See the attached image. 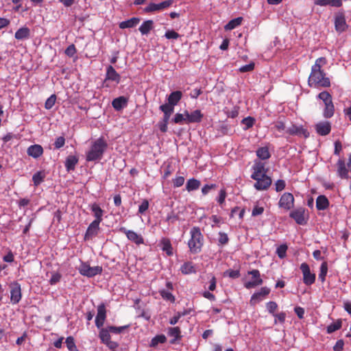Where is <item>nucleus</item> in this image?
<instances>
[{"label":"nucleus","instance_id":"1","mask_svg":"<svg viewBox=\"0 0 351 351\" xmlns=\"http://www.w3.org/2000/svg\"><path fill=\"white\" fill-rule=\"evenodd\" d=\"M326 64L327 60L324 57H320L315 60L308 80L309 86L327 88L330 86V79L322 69Z\"/></svg>","mask_w":351,"mask_h":351},{"label":"nucleus","instance_id":"2","mask_svg":"<svg viewBox=\"0 0 351 351\" xmlns=\"http://www.w3.org/2000/svg\"><path fill=\"white\" fill-rule=\"evenodd\" d=\"M252 173L251 178L256 180L254 187L257 191L267 190L271 185L272 180L267 175V169L265 163L262 162H255L252 166Z\"/></svg>","mask_w":351,"mask_h":351},{"label":"nucleus","instance_id":"3","mask_svg":"<svg viewBox=\"0 0 351 351\" xmlns=\"http://www.w3.org/2000/svg\"><path fill=\"white\" fill-rule=\"evenodd\" d=\"M108 148V143L104 137H99L92 142L89 150L86 153V160L93 162L99 160Z\"/></svg>","mask_w":351,"mask_h":351},{"label":"nucleus","instance_id":"4","mask_svg":"<svg viewBox=\"0 0 351 351\" xmlns=\"http://www.w3.org/2000/svg\"><path fill=\"white\" fill-rule=\"evenodd\" d=\"M191 238L188 241V246L192 254H197L201 252L204 244V236L200 228L197 226L193 227L190 230Z\"/></svg>","mask_w":351,"mask_h":351},{"label":"nucleus","instance_id":"5","mask_svg":"<svg viewBox=\"0 0 351 351\" xmlns=\"http://www.w3.org/2000/svg\"><path fill=\"white\" fill-rule=\"evenodd\" d=\"M77 270L81 275L88 278H92L98 274H101L103 271L102 267H90L88 263L83 261H81L80 266L77 267Z\"/></svg>","mask_w":351,"mask_h":351},{"label":"nucleus","instance_id":"6","mask_svg":"<svg viewBox=\"0 0 351 351\" xmlns=\"http://www.w3.org/2000/svg\"><path fill=\"white\" fill-rule=\"evenodd\" d=\"M289 217L298 225H305L308 219V214L304 207L297 208L289 213Z\"/></svg>","mask_w":351,"mask_h":351},{"label":"nucleus","instance_id":"7","mask_svg":"<svg viewBox=\"0 0 351 351\" xmlns=\"http://www.w3.org/2000/svg\"><path fill=\"white\" fill-rule=\"evenodd\" d=\"M99 329V337L102 343L105 344L110 350H114L119 346L118 343L111 341L110 332L107 327Z\"/></svg>","mask_w":351,"mask_h":351},{"label":"nucleus","instance_id":"8","mask_svg":"<svg viewBox=\"0 0 351 351\" xmlns=\"http://www.w3.org/2000/svg\"><path fill=\"white\" fill-rule=\"evenodd\" d=\"M248 274L252 275V280L250 281L246 282L244 284V287L246 289H250L252 288H254L263 284V281L261 277L260 271L258 269H253L252 271H249Z\"/></svg>","mask_w":351,"mask_h":351},{"label":"nucleus","instance_id":"9","mask_svg":"<svg viewBox=\"0 0 351 351\" xmlns=\"http://www.w3.org/2000/svg\"><path fill=\"white\" fill-rule=\"evenodd\" d=\"M300 269L303 274V282L306 285H311L315 281V274L311 272L308 265L303 263L300 265Z\"/></svg>","mask_w":351,"mask_h":351},{"label":"nucleus","instance_id":"10","mask_svg":"<svg viewBox=\"0 0 351 351\" xmlns=\"http://www.w3.org/2000/svg\"><path fill=\"white\" fill-rule=\"evenodd\" d=\"M294 197L291 193H285L280 198L278 206L286 210L291 209L294 206Z\"/></svg>","mask_w":351,"mask_h":351},{"label":"nucleus","instance_id":"11","mask_svg":"<svg viewBox=\"0 0 351 351\" xmlns=\"http://www.w3.org/2000/svg\"><path fill=\"white\" fill-rule=\"evenodd\" d=\"M10 302L12 304H16L22 298L21 285L14 282L10 285Z\"/></svg>","mask_w":351,"mask_h":351},{"label":"nucleus","instance_id":"12","mask_svg":"<svg viewBox=\"0 0 351 351\" xmlns=\"http://www.w3.org/2000/svg\"><path fill=\"white\" fill-rule=\"evenodd\" d=\"M106 319V308L104 303L100 304L97 306V313L95 317V325L98 328H101Z\"/></svg>","mask_w":351,"mask_h":351},{"label":"nucleus","instance_id":"13","mask_svg":"<svg viewBox=\"0 0 351 351\" xmlns=\"http://www.w3.org/2000/svg\"><path fill=\"white\" fill-rule=\"evenodd\" d=\"M172 3V0L165 1L160 3H151L144 9V11L147 13H149L162 10L170 7Z\"/></svg>","mask_w":351,"mask_h":351},{"label":"nucleus","instance_id":"14","mask_svg":"<svg viewBox=\"0 0 351 351\" xmlns=\"http://www.w3.org/2000/svg\"><path fill=\"white\" fill-rule=\"evenodd\" d=\"M120 231L125 234L127 238L131 241L134 242L136 245H141L144 243V239L141 234H138L136 232L132 230H128L125 228H121Z\"/></svg>","mask_w":351,"mask_h":351},{"label":"nucleus","instance_id":"15","mask_svg":"<svg viewBox=\"0 0 351 351\" xmlns=\"http://www.w3.org/2000/svg\"><path fill=\"white\" fill-rule=\"evenodd\" d=\"M286 132L289 135H295L298 136H303L305 138L309 136V132L302 125H292L289 128Z\"/></svg>","mask_w":351,"mask_h":351},{"label":"nucleus","instance_id":"16","mask_svg":"<svg viewBox=\"0 0 351 351\" xmlns=\"http://www.w3.org/2000/svg\"><path fill=\"white\" fill-rule=\"evenodd\" d=\"M185 116L186 117V124L192 123H199L202 121L204 114L200 110H195L189 113L185 110Z\"/></svg>","mask_w":351,"mask_h":351},{"label":"nucleus","instance_id":"17","mask_svg":"<svg viewBox=\"0 0 351 351\" xmlns=\"http://www.w3.org/2000/svg\"><path fill=\"white\" fill-rule=\"evenodd\" d=\"M269 293H270L269 288H268L267 287H262L259 291L254 293L252 295L250 302V304L252 306H254L256 303H258V302H260L262 300L261 297L267 296L269 294Z\"/></svg>","mask_w":351,"mask_h":351},{"label":"nucleus","instance_id":"18","mask_svg":"<svg viewBox=\"0 0 351 351\" xmlns=\"http://www.w3.org/2000/svg\"><path fill=\"white\" fill-rule=\"evenodd\" d=\"M107 80L115 82L117 84H119L121 80L120 75L116 71L112 65H108L106 67L105 81Z\"/></svg>","mask_w":351,"mask_h":351},{"label":"nucleus","instance_id":"19","mask_svg":"<svg viewBox=\"0 0 351 351\" xmlns=\"http://www.w3.org/2000/svg\"><path fill=\"white\" fill-rule=\"evenodd\" d=\"M315 130L318 134L326 136L330 132L331 125L328 121L319 122L315 125Z\"/></svg>","mask_w":351,"mask_h":351},{"label":"nucleus","instance_id":"20","mask_svg":"<svg viewBox=\"0 0 351 351\" xmlns=\"http://www.w3.org/2000/svg\"><path fill=\"white\" fill-rule=\"evenodd\" d=\"M27 154L34 158H38L43 154V148L38 144L32 145L27 148Z\"/></svg>","mask_w":351,"mask_h":351},{"label":"nucleus","instance_id":"21","mask_svg":"<svg viewBox=\"0 0 351 351\" xmlns=\"http://www.w3.org/2000/svg\"><path fill=\"white\" fill-rule=\"evenodd\" d=\"M99 222L95 221H93L92 223H90L85 233L84 239L86 240L89 239L93 236H96L97 234L98 230L99 229Z\"/></svg>","mask_w":351,"mask_h":351},{"label":"nucleus","instance_id":"22","mask_svg":"<svg viewBox=\"0 0 351 351\" xmlns=\"http://www.w3.org/2000/svg\"><path fill=\"white\" fill-rule=\"evenodd\" d=\"M335 29L339 32H343L346 29L348 26L343 15L341 14L335 17Z\"/></svg>","mask_w":351,"mask_h":351},{"label":"nucleus","instance_id":"23","mask_svg":"<svg viewBox=\"0 0 351 351\" xmlns=\"http://www.w3.org/2000/svg\"><path fill=\"white\" fill-rule=\"evenodd\" d=\"M182 97V93L180 90H176L169 94L167 97V103L173 106H176Z\"/></svg>","mask_w":351,"mask_h":351},{"label":"nucleus","instance_id":"24","mask_svg":"<svg viewBox=\"0 0 351 351\" xmlns=\"http://www.w3.org/2000/svg\"><path fill=\"white\" fill-rule=\"evenodd\" d=\"M329 204V201L325 195H319L316 199V208L318 210L327 209Z\"/></svg>","mask_w":351,"mask_h":351},{"label":"nucleus","instance_id":"25","mask_svg":"<svg viewBox=\"0 0 351 351\" xmlns=\"http://www.w3.org/2000/svg\"><path fill=\"white\" fill-rule=\"evenodd\" d=\"M180 271L184 275H189L191 274H195L197 270L195 265L192 262L187 261L182 265L180 267Z\"/></svg>","mask_w":351,"mask_h":351},{"label":"nucleus","instance_id":"26","mask_svg":"<svg viewBox=\"0 0 351 351\" xmlns=\"http://www.w3.org/2000/svg\"><path fill=\"white\" fill-rule=\"evenodd\" d=\"M128 99L123 96L119 97L113 99L112 102V107L116 110H121L127 106Z\"/></svg>","mask_w":351,"mask_h":351},{"label":"nucleus","instance_id":"27","mask_svg":"<svg viewBox=\"0 0 351 351\" xmlns=\"http://www.w3.org/2000/svg\"><path fill=\"white\" fill-rule=\"evenodd\" d=\"M337 173L343 179L348 178V170L346 167V164L343 160L339 159L337 163Z\"/></svg>","mask_w":351,"mask_h":351},{"label":"nucleus","instance_id":"28","mask_svg":"<svg viewBox=\"0 0 351 351\" xmlns=\"http://www.w3.org/2000/svg\"><path fill=\"white\" fill-rule=\"evenodd\" d=\"M140 21V18L132 17L127 21L121 22L119 26L121 29L134 27L139 23Z\"/></svg>","mask_w":351,"mask_h":351},{"label":"nucleus","instance_id":"29","mask_svg":"<svg viewBox=\"0 0 351 351\" xmlns=\"http://www.w3.org/2000/svg\"><path fill=\"white\" fill-rule=\"evenodd\" d=\"M154 29V21L152 20L145 21L139 27L138 30L142 35L148 34Z\"/></svg>","mask_w":351,"mask_h":351},{"label":"nucleus","instance_id":"30","mask_svg":"<svg viewBox=\"0 0 351 351\" xmlns=\"http://www.w3.org/2000/svg\"><path fill=\"white\" fill-rule=\"evenodd\" d=\"M30 36V30L27 27L19 28L14 34V37L17 40L27 39Z\"/></svg>","mask_w":351,"mask_h":351},{"label":"nucleus","instance_id":"31","mask_svg":"<svg viewBox=\"0 0 351 351\" xmlns=\"http://www.w3.org/2000/svg\"><path fill=\"white\" fill-rule=\"evenodd\" d=\"M168 335L174 338L170 341V343L171 344H174L177 340H180L182 338L180 328L178 326L169 328Z\"/></svg>","mask_w":351,"mask_h":351},{"label":"nucleus","instance_id":"32","mask_svg":"<svg viewBox=\"0 0 351 351\" xmlns=\"http://www.w3.org/2000/svg\"><path fill=\"white\" fill-rule=\"evenodd\" d=\"M315 3L321 6L330 5L339 8L342 5V0H315Z\"/></svg>","mask_w":351,"mask_h":351},{"label":"nucleus","instance_id":"33","mask_svg":"<svg viewBox=\"0 0 351 351\" xmlns=\"http://www.w3.org/2000/svg\"><path fill=\"white\" fill-rule=\"evenodd\" d=\"M78 162V158L75 156H69L64 162L65 168L67 171H73Z\"/></svg>","mask_w":351,"mask_h":351},{"label":"nucleus","instance_id":"34","mask_svg":"<svg viewBox=\"0 0 351 351\" xmlns=\"http://www.w3.org/2000/svg\"><path fill=\"white\" fill-rule=\"evenodd\" d=\"M90 208H91L92 212L94 214V217H95V219L94 221L101 223V221L103 219L102 216L104 214V210L96 203L93 204L91 205Z\"/></svg>","mask_w":351,"mask_h":351},{"label":"nucleus","instance_id":"35","mask_svg":"<svg viewBox=\"0 0 351 351\" xmlns=\"http://www.w3.org/2000/svg\"><path fill=\"white\" fill-rule=\"evenodd\" d=\"M243 19L241 16L233 19L230 20L225 26L224 29L225 30H232L238 26L241 25L242 23Z\"/></svg>","mask_w":351,"mask_h":351},{"label":"nucleus","instance_id":"36","mask_svg":"<svg viewBox=\"0 0 351 351\" xmlns=\"http://www.w3.org/2000/svg\"><path fill=\"white\" fill-rule=\"evenodd\" d=\"M162 244V250L166 252L168 256H171L173 254V248L171 246V241L167 238H163L161 240Z\"/></svg>","mask_w":351,"mask_h":351},{"label":"nucleus","instance_id":"37","mask_svg":"<svg viewBox=\"0 0 351 351\" xmlns=\"http://www.w3.org/2000/svg\"><path fill=\"white\" fill-rule=\"evenodd\" d=\"M200 182L195 178L189 179L186 184V189L190 192L192 191L197 190L200 186Z\"/></svg>","mask_w":351,"mask_h":351},{"label":"nucleus","instance_id":"38","mask_svg":"<svg viewBox=\"0 0 351 351\" xmlns=\"http://www.w3.org/2000/svg\"><path fill=\"white\" fill-rule=\"evenodd\" d=\"M256 156L261 160L269 159L271 156L269 149L267 147H259L256 150Z\"/></svg>","mask_w":351,"mask_h":351},{"label":"nucleus","instance_id":"39","mask_svg":"<svg viewBox=\"0 0 351 351\" xmlns=\"http://www.w3.org/2000/svg\"><path fill=\"white\" fill-rule=\"evenodd\" d=\"M166 341L167 338L165 335H158L152 339L149 346L155 348L158 345V343H164Z\"/></svg>","mask_w":351,"mask_h":351},{"label":"nucleus","instance_id":"40","mask_svg":"<svg viewBox=\"0 0 351 351\" xmlns=\"http://www.w3.org/2000/svg\"><path fill=\"white\" fill-rule=\"evenodd\" d=\"M335 112V106L333 103L328 104L326 106H325L324 112H323V116L325 118H330L334 115Z\"/></svg>","mask_w":351,"mask_h":351},{"label":"nucleus","instance_id":"41","mask_svg":"<svg viewBox=\"0 0 351 351\" xmlns=\"http://www.w3.org/2000/svg\"><path fill=\"white\" fill-rule=\"evenodd\" d=\"M318 98L323 101L324 106H326L328 104L332 103V96L327 91L321 92L318 95Z\"/></svg>","mask_w":351,"mask_h":351},{"label":"nucleus","instance_id":"42","mask_svg":"<svg viewBox=\"0 0 351 351\" xmlns=\"http://www.w3.org/2000/svg\"><path fill=\"white\" fill-rule=\"evenodd\" d=\"M159 293H160V295H161V297L167 300V301H170L171 302H174L176 299H175V297L174 295L170 292V291H167V290H165V289H162L160 291H159Z\"/></svg>","mask_w":351,"mask_h":351},{"label":"nucleus","instance_id":"43","mask_svg":"<svg viewBox=\"0 0 351 351\" xmlns=\"http://www.w3.org/2000/svg\"><path fill=\"white\" fill-rule=\"evenodd\" d=\"M328 272V264L326 261L323 262L320 266V272L319 274V279L324 282Z\"/></svg>","mask_w":351,"mask_h":351},{"label":"nucleus","instance_id":"44","mask_svg":"<svg viewBox=\"0 0 351 351\" xmlns=\"http://www.w3.org/2000/svg\"><path fill=\"white\" fill-rule=\"evenodd\" d=\"M172 122L176 124H186V117L184 114L176 113L172 119Z\"/></svg>","mask_w":351,"mask_h":351},{"label":"nucleus","instance_id":"45","mask_svg":"<svg viewBox=\"0 0 351 351\" xmlns=\"http://www.w3.org/2000/svg\"><path fill=\"white\" fill-rule=\"evenodd\" d=\"M65 343L69 351H78L73 337L69 336L66 339Z\"/></svg>","mask_w":351,"mask_h":351},{"label":"nucleus","instance_id":"46","mask_svg":"<svg viewBox=\"0 0 351 351\" xmlns=\"http://www.w3.org/2000/svg\"><path fill=\"white\" fill-rule=\"evenodd\" d=\"M241 123L245 125L244 130H247L253 127L255 123V119L252 117H247L243 119Z\"/></svg>","mask_w":351,"mask_h":351},{"label":"nucleus","instance_id":"47","mask_svg":"<svg viewBox=\"0 0 351 351\" xmlns=\"http://www.w3.org/2000/svg\"><path fill=\"white\" fill-rule=\"evenodd\" d=\"M130 327V325H125L123 326H107L110 333L114 334H120L123 332L125 329L128 328Z\"/></svg>","mask_w":351,"mask_h":351},{"label":"nucleus","instance_id":"48","mask_svg":"<svg viewBox=\"0 0 351 351\" xmlns=\"http://www.w3.org/2000/svg\"><path fill=\"white\" fill-rule=\"evenodd\" d=\"M341 325L342 323L341 320H337L336 322L330 324L327 327V332L328 334L334 332L335 331L340 329L341 328Z\"/></svg>","mask_w":351,"mask_h":351},{"label":"nucleus","instance_id":"49","mask_svg":"<svg viewBox=\"0 0 351 351\" xmlns=\"http://www.w3.org/2000/svg\"><path fill=\"white\" fill-rule=\"evenodd\" d=\"M45 176L41 171H38L33 175L32 180L34 185H39L44 180Z\"/></svg>","mask_w":351,"mask_h":351},{"label":"nucleus","instance_id":"50","mask_svg":"<svg viewBox=\"0 0 351 351\" xmlns=\"http://www.w3.org/2000/svg\"><path fill=\"white\" fill-rule=\"evenodd\" d=\"M174 107L169 103L161 105L159 108L164 114H171L173 112Z\"/></svg>","mask_w":351,"mask_h":351},{"label":"nucleus","instance_id":"51","mask_svg":"<svg viewBox=\"0 0 351 351\" xmlns=\"http://www.w3.org/2000/svg\"><path fill=\"white\" fill-rule=\"evenodd\" d=\"M56 100V95H51L45 101V108L47 110L52 108Z\"/></svg>","mask_w":351,"mask_h":351},{"label":"nucleus","instance_id":"52","mask_svg":"<svg viewBox=\"0 0 351 351\" xmlns=\"http://www.w3.org/2000/svg\"><path fill=\"white\" fill-rule=\"evenodd\" d=\"M266 307L268 312L274 316V314H276L275 312L278 308V304L276 302L270 301L266 304Z\"/></svg>","mask_w":351,"mask_h":351},{"label":"nucleus","instance_id":"53","mask_svg":"<svg viewBox=\"0 0 351 351\" xmlns=\"http://www.w3.org/2000/svg\"><path fill=\"white\" fill-rule=\"evenodd\" d=\"M179 219V216L174 211H171L167 214L166 221L169 223H174Z\"/></svg>","mask_w":351,"mask_h":351},{"label":"nucleus","instance_id":"54","mask_svg":"<svg viewBox=\"0 0 351 351\" xmlns=\"http://www.w3.org/2000/svg\"><path fill=\"white\" fill-rule=\"evenodd\" d=\"M287 250V246L285 244L280 245L276 250V254L278 257L280 258H283L286 256V252Z\"/></svg>","mask_w":351,"mask_h":351},{"label":"nucleus","instance_id":"55","mask_svg":"<svg viewBox=\"0 0 351 351\" xmlns=\"http://www.w3.org/2000/svg\"><path fill=\"white\" fill-rule=\"evenodd\" d=\"M274 317H275L274 324H277V322H279L281 324H284L286 318V313L285 312H280L279 313L274 314Z\"/></svg>","mask_w":351,"mask_h":351},{"label":"nucleus","instance_id":"56","mask_svg":"<svg viewBox=\"0 0 351 351\" xmlns=\"http://www.w3.org/2000/svg\"><path fill=\"white\" fill-rule=\"evenodd\" d=\"M218 132L221 135H226L228 134L230 127L224 123H221L217 128Z\"/></svg>","mask_w":351,"mask_h":351},{"label":"nucleus","instance_id":"57","mask_svg":"<svg viewBox=\"0 0 351 351\" xmlns=\"http://www.w3.org/2000/svg\"><path fill=\"white\" fill-rule=\"evenodd\" d=\"M184 178L183 176H176L173 180V184L175 188L182 186L184 183Z\"/></svg>","mask_w":351,"mask_h":351},{"label":"nucleus","instance_id":"58","mask_svg":"<svg viewBox=\"0 0 351 351\" xmlns=\"http://www.w3.org/2000/svg\"><path fill=\"white\" fill-rule=\"evenodd\" d=\"M65 144V138L64 136H59L56 138L54 142V147L56 149H58L62 147Z\"/></svg>","mask_w":351,"mask_h":351},{"label":"nucleus","instance_id":"59","mask_svg":"<svg viewBox=\"0 0 351 351\" xmlns=\"http://www.w3.org/2000/svg\"><path fill=\"white\" fill-rule=\"evenodd\" d=\"M285 186L286 183L284 180H278L275 183V189L277 192L283 191Z\"/></svg>","mask_w":351,"mask_h":351},{"label":"nucleus","instance_id":"60","mask_svg":"<svg viewBox=\"0 0 351 351\" xmlns=\"http://www.w3.org/2000/svg\"><path fill=\"white\" fill-rule=\"evenodd\" d=\"M274 127L279 132H282L286 128L285 121L280 119L274 123Z\"/></svg>","mask_w":351,"mask_h":351},{"label":"nucleus","instance_id":"61","mask_svg":"<svg viewBox=\"0 0 351 351\" xmlns=\"http://www.w3.org/2000/svg\"><path fill=\"white\" fill-rule=\"evenodd\" d=\"M219 243L221 245H226L228 243L229 238L228 234L225 232H220L219 233Z\"/></svg>","mask_w":351,"mask_h":351},{"label":"nucleus","instance_id":"62","mask_svg":"<svg viewBox=\"0 0 351 351\" xmlns=\"http://www.w3.org/2000/svg\"><path fill=\"white\" fill-rule=\"evenodd\" d=\"M165 36L167 39H177L180 37V34L174 30H168L165 32Z\"/></svg>","mask_w":351,"mask_h":351},{"label":"nucleus","instance_id":"63","mask_svg":"<svg viewBox=\"0 0 351 351\" xmlns=\"http://www.w3.org/2000/svg\"><path fill=\"white\" fill-rule=\"evenodd\" d=\"M254 66H255V64L254 62H250L248 64H245V65L241 66L239 69V71L241 73H246V72L252 71L254 70Z\"/></svg>","mask_w":351,"mask_h":351},{"label":"nucleus","instance_id":"64","mask_svg":"<svg viewBox=\"0 0 351 351\" xmlns=\"http://www.w3.org/2000/svg\"><path fill=\"white\" fill-rule=\"evenodd\" d=\"M149 208V202L147 199H144L138 207V213L141 214L144 213Z\"/></svg>","mask_w":351,"mask_h":351}]
</instances>
